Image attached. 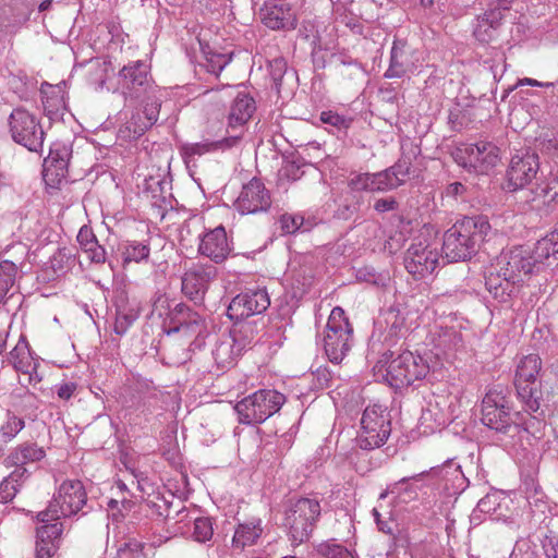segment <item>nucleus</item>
I'll list each match as a JSON object with an SVG mask.
<instances>
[{"instance_id": "2", "label": "nucleus", "mask_w": 558, "mask_h": 558, "mask_svg": "<svg viewBox=\"0 0 558 558\" xmlns=\"http://www.w3.org/2000/svg\"><path fill=\"white\" fill-rule=\"evenodd\" d=\"M490 233L486 216L463 217L445 232L442 252L450 262L471 259Z\"/></svg>"}, {"instance_id": "40", "label": "nucleus", "mask_w": 558, "mask_h": 558, "mask_svg": "<svg viewBox=\"0 0 558 558\" xmlns=\"http://www.w3.org/2000/svg\"><path fill=\"white\" fill-rule=\"evenodd\" d=\"M25 427L23 417L17 416L15 413L8 411L5 420L0 425V436L3 441L11 442Z\"/></svg>"}, {"instance_id": "16", "label": "nucleus", "mask_w": 558, "mask_h": 558, "mask_svg": "<svg viewBox=\"0 0 558 558\" xmlns=\"http://www.w3.org/2000/svg\"><path fill=\"white\" fill-rule=\"evenodd\" d=\"M217 274V268L213 265H193L182 276V292L195 304H202L208 287Z\"/></svg>"}, {"instance_id": "12", "label": "nucleus", "mask_w": 558, "mask_h": 558, "mask_svg": "<svg viewBox=\"0 0 558 558\" xmlns=\"http://www.w3.org/2000/svg\"><path fill=\"white\" fill-rule=\"evenodd\" d=\"M454 160L464 168L487 173L500 160L499 148L492 142L480 141L459 147L454 153Z\"/></svg>"}, {"instance_id": "33", "label": "nucleus", "mask_w": 558, "mask_h": 558, "mask_svg": "<svg viewBox=\"0 0 558 558\" xmlns=\"http://www.w3.org/2000/svg\"><path fill=\"white\" fill-rule=\"evenodd\" d=\"M501 25V12L499 10H490L477 17L474 28V36L481 43H490L498 35Z\"/></svg>"}, {"instance_id": "14", "label": "nucleus", "mask_w": 558, "mask_h": 558, "mask_svg": "<svg viewBox=\"0 0 558 558\" xmlns=\"http://www.w3.org/2000/svg\"><path fill=\"white\" fill-rule=\"evenodd\" d=\"M495 265L497 270L507 276L514 284L539 270L532 253L522 246L502 253Z\"/></svg>"}, {"instance_id": "17", "label": "nucleus", "mask_w": 558, "mask_h": 558, "mask_svg": "<svg viewBox=\"0 0 558 558\" xmlns=\"http://www.w3.org/2000/svg\"><path fill=\"white\" fill-rule=\"evenodd\" d=\"M269 305L270 299L265 289L247 290L232 299L228 306L227 314L230 319L242 320L250 316L264 313Z\"/></svg>"}, {"instance_id": "28", "label": "nucleus", "mask_w": 558, "mask_h": 558, "mask_svg": "<svg viewBox=\"0 0 558 558\" xmlns=\"http://www.w3.org/2000/svg\"><path fill=\"white\" fill-rule=\"evenodd\" d=\"M239 146V136H226L219 141H203L199 143H185L180 146L181 156L186 165L195 162L205 154L228 150Z\"/></svg>"}, {"instance_id": "5", "label": "nucleus", "mask_w": 558, "mask_h": 558, "mask_svg": "<svg viewBox=\"0 0 558 558\" xmlns=\"http://www.w3.org/2000/svg\"><path fill=\"white\" fill-rule=\"evenodd\" d=\"M87 506L86 490L81 481H64L53 495L48 507L37 514V519L43 522L57 521L61 518H70L82 512L87 513L84 508Z\"/></svg>"}, {"instance_id": "34", "label": "nucleus", "mask_w": 558, "mask_h": 558, "mask_svg": "<svg viewBox=\"0 0 558 558\" xmlns=\"http://www.w3.org/2000/svg\"><path fill=\"white\" fill-rule=\"evenodd\" d=\"M263 533L262 520L251 519L246 522L239 523L232 538L234 548L243 549L254 545Z\"/></svg>"}, {"instance_id": "44", "label": "nucleus", "mask_w": 558, "mask_h": 558, "mask_svg": "<svg viewBox=\"0 0 558 558\" xmlns=\"http://www.w3.org/2000/svg\"><path fill=\"white\" fill-rule=\"evenodd\" d=\"M169 182L160 175H149L144 182V192L154 199H165Z\"/></svg>"}, {"instance_id": "31", "label": "nucleus", "mask_w": 558, "mask_h": 558, "mask_svg": "<svg viewBox=\"0 0 558 558\" xmlns=\"http://www.w3.org/2000/svg\"><path fill=\"white\" fill-rule=\"evenodd\" d=\"M172 320L178 325L169 331L182 332L190 336H199L204 328V319L201 314L191 310L183 303L175 304L171 312Z\"/></svg>"}, {"instance_id": "21", "label": "nucleus", "mask_w": 558, "mask_h": 558, "mask_svg": "<svg viewBox=\"0 0 558 558\" xmlns=\"http://www.w3.org/2000/svg\"><path fill=\"white\" fill-rule=\"evenodd\" d=\"M271 205L270 194L264 183L253 178L247 184L243 185L234 206L242 215L266 211Z\"/></svg>"}, {"instance_id": "63", "label": "nucleus", "mask_w": 558, "mask_h": 558, "mask_svg": "<svg viewBox=\"0 0 558 558\" xmlns=\"http://www.w3.org/2000/svg\"><path fill=\"white\" fill-rule=\"evenodd\" d=\"M77 389V385L75 383H62L57 386V395L61 400H69Z\"/></svg>"}, {"instance_id": "35", "label": "nucleus", "mask_w": 558, "mask_h": 558, "mask_svg": "<svg viewBox=\"0 0 558 558\" xmlns=\"http://www.w3.org/2000/svg\"><path fill=\"white\" fill-rule=\"evenodd\" d=\"M532 197L529 199L534 207H550L558 204V179L550 178L541 182L531 191Z\"/></svg>"}, {"instance_id": "45", "label": "nucleus", "mask_w": 558, "mask_h": 558, "mask_svg": "<svg viewBox=\"0 0 558 558\" xmlns=\"http://www.w3.org/2000/svg\"><path fill=\"white\" fill-rule=\"evenodd\" d=\"M214 535L213 521L209 517H199L194 520L192 536L198 543L210 541Z\"/></svg>"}, {"instance_id": "57", "label": "nucleus", "mask_w": 558, "mask_h": 558, "mask_svg": "<svg viewBox=\"0 0 558 558\" xmlns=\"http://www.w3.org/2000/svg\"><path fill=\"white\" fill-rule=\"evenodd\" d=\"M411 161L407 158H400L392 167V171L398 177L400 184H403L411 173Z\"/></svg>"}, {"instance_id": "38", "label": "nucleus", "mask_w": 558, "mask_h": 558, "mask_svg": "<svg viewBox=\"0 0 558 558\" xmlns=\"http://www.w3.org/2000/svg\"><path fill=\"white\" fill-rule=\"evenodd\" d=\"M256 336L255 326L251 323H240L231 331V341L236 348V353H241L247 345H250Z\"/></svg>"}, {"instance_id": "13", "label": "nucleus", "mask_w": 558, "mask_h": 558, "mask_svg": "<svg viewBox=\"0 0 558 558\" xmlns=\"http://www.w3.org/2000/svg\"><path fill=\"white\" fill-rule=\"evenodd\" d=\"M539 167V157L535 151L523 149L514 154L506 174L509 191L514 192L531 184L536 179Z\"/></svg>"}, {"instance_id": "32", "label": "nucleus", "mask_w": 558, "mask_h": 558, "mask_svg": "<svg viewBox=\"0 0 558 558\" xmlns=\"http://www.w3.org/2000/svg\"><path fill=\"white\" fill-rule=\"evenodd\" d=\"M485 286L488 292L498 301L506 302L514 291V283L492 265L485 275Z\"/></svg>"}, {"instance_id": "58", "label": "nucleus", "mask_w": 558, "mask_h": 558, "mask_svg": "<svg viewBox=\"0 0 558 558\" xmlns=\"http://www.w3.org/2000/svg\"><path fill=\"white\" fill-rule=\"evenodd\" d=\"M97 241L93 230L87 226H84L80 229L77 234V242L83 251L87 247L93 246V244Z\"/></svg>"}, {"instance_id": "48", "label": "nucleus", "mask_w": 558, "mask_h": 558, "mask_svg": "<svg viewBox=\"0 0 558 558\" xmlns=\"http://www.w3.org/2000/svg\"><path fill=\"white\" fill-rule=\"evenodd\" d=\"M320 121L336 128L338 131H345L351 126L353 119L328 110L320 113Z\"/></svg>"}, {"instance_id": "25", "label": "nucleus", "mask_w": 558, "mask_h": 558, "mask_svg": "<svg viewBox=\"0 0 558 558\" xmlns=\"http://www.w3.org/2000/svg\"><path fill=\"white\" fill-rule=\"evenodd\" d=\"M46 458V450L34 441H23L12 447L4 457V468L25 466L36 469V465Z\"/></svg>"}, {"instance_id": "53", "label": "nucleus", "mask_w": 558, "mask_h": 558, "mask_svg": "<svg viewBox=\"0 0 558 558\" xmlns=\"http://www.w3.org/2000/svg\"><path fill=\"white\" fill-rule=\"evenodd\" d=\"M373 178H374V173H361V174L353 177L350 180L349 185L351 186L352 190H356V191L365 190V191L375 192L376 191L375 180Z\"/></svg>"}, {"instance_id": "24", "label": "nucleus", "mask_w": 558, "mask_h": 558, "mask_svg": "<svg viewBox=\"0 0 558 558\" xmlns=\"http://www.w3.org/2000/svg\"><path fill=\"white\" fill-rule=\"evenodd\" d=\"M418 57L405 41L396 39L390 50L389 66L385 72L387 78H400L417 68Z\"/></svg>"}, {"instance_id": "52", "label": "nucleus", "mask_w": 558, "mask_h": 558, "mask_svg": "<svg viewBox=\"0 0 558 558\" xmlns=\"http://www.w3.org/2000/svg\"><path fill=\"white\" fill-rule=\"evenodd\" d=\"M231 57L226 53H208L206 69L208 72L218 75L230 62Z\"/></svg>"}, {"instance_id": "26", "label": "nucleus", "mask_w": 558, "mask_h": 558, "mask_svg": "<svg viewBox=\"0 0 558 558\" xmlns=\"http://www.w3.org/2000/svg\"><path fill=\"white\" fill-rule=\"evenodd\" d=\"M198 252L216 264L222 263L231 252L225 228L219 226L205 232L201 236Z\"/></svg>"}, {"instance_id": "55", "label": "nucleus", "mask_w": 558, "mask_h": 558, "mask_svg": "<svg viewBox=\"0 0 558 558\" xmlns=\"http://www.w3.org/2000/svg\"><path fill=\"white\" fill-rule=\"evenodd\" d=\"M10 469H12V471L5 477L20 489L33 474V470L26 469L25 466H11Z\"/></svg>"}, {"instance_id": "64", "label": "nucleus", "mask_w": 558, "mask_h": 558, "mask_svg": "<svg viewBox=\"0 0 558 558\" xmlns=\"http://www.w3.org/2000/svg\"><path fill=\"white\" fill-rule=\"evenodd\" d=\"M315 386L318 388L329 387L331 380V374L326 367H319L315 373Z\"/></svg>"}, {"instance_id": "42", "label": "nucleus", "mask_w": 558, "mask_h": 558, "mask_svg": "<svg viewBox=\"0 0 558 558\" xmlns=\"http://www.w3.org/2000/svg\"><path fill=\"white\" fill-rule=\"evenodd\" d=\"M149 247L138 242L126 243L121 248L123 265L132 262L140 263L149 256Z\"/></svg>"}, {"instance_id": "6", "label": "nucleus", "mask_w": 558, "mask_h": 558, "mask_svg": "<svg viewBox=\"0 0 558 558\" xmlns=\"http://www.w3.org/2000/svg\"><path fill=\"white\" fill-rule=\"evenodd\" d=\"M286 402V396L274 389H259L238 401L234 411L238 421L245 425H257L276 414Z\"/></svg>"}, {"instance_id": "46", "label": "nucleus", "mask_w": 558, "mask_h": 558, "mask_svg": "<svg viewBox=\"0 0 558 558\" xmlns=\"http://www.w3.org/2000/svg\"><path fill=\"white\" fill-rule=\"evenodd\" d=\"M318 553L325 558H355L352 551L336 543L335 539L322 543L318 546Z\"/></svg>"}, {"instance_id": "59", "label": "nucleus", "mask_w": 558, "mask_h": 558, "mask_svg": "<svg viewBox=\"0 0 558 558\" xmlns=\"http://www.w3.org/2000/svg\"><path fill=\"white\" fill-rule=\"evenodd\" d=\"M387 322L390 323L389 335L391 337L398 336L404 327V318L399 317V314L392 310L387 314Z\"/></svg>"}, {"instance_id": "18", "label": "nucleus", "mask_w": 558, "mask_h": 558, "mask_svg": "<svg viewBox=\"0 0 558 558\" xmlns=\"http://www.w3.org/2000/svg\"><path fill=\"white\" fill-rule=\"evenodd\" d=\"M72 155L71 146L64 143H53L49 155L44 160L43 178L50 187H59L66 180L69 161Z\"/></svg>"}, {"instance_id": "4", "label": "nucleus", "mask_w": 558, "mask_h": 558, "mask_svg": "<svg viewBox=\"0 0 558 558\" xmlns=\"http://www.w3.org/2000/svg\"><path fill=\"white\" fill-rule=\"evenodd\" d=\"M118 89L125 102L161 99V89L155 84L149 65L143 61H133L124 65L118 73Z\"/></svg>"}, {"instance_id": "7", "label": "nucleus", "mask_w": 558, "mask_h": 558, "mask_svg": "<svg viewBox=\"0 0 558 558\" xmlns=\"http://www.w3.org/2000/svg\"><path fill=\"white\" fill-rule=\"evenodd\" d=\"M353 344V327L350 324L344 311L335 307L326 325L324 337V350L329 361L340 363Z\"/></svg>"}, {"instance_id": "8", "label": "nucleus", "mask_w": 558, "mask_h": 558, "mask_svg": "<svg viewBox=\"0 0 558 558\" xmlns=\"http://www.w3.org/2000/svg\"><path fill=\"white\" fill-rule=\"evenodd\" d=\"M391 433V420L387 408L378 404L367 407L361 418L359 445L364 450L381 447Z\"/></svg>"}, {"instance_id": "56", "label": "nucleus", "mask_w": 558, "mask_h": 558, "mask_svg": "<svg viewBox=\"0 0 558 558\" xmlns=\"http://www.w3.org/2000/svg\"><path fill=\"white\" fill-rule=\"evenodd\" d=\"M19 492L20 488L14 484H11V482L4 477L0 482V502L8 504L12 501Z\"/></svg>"}, {"instance_id": "51", "label": "nucleus", "mask_w": 558, "mask_h": 558, "mask_svg": "<svg viewBox=\"0 0 558 558\" xmlns=\"http://www.w3.org/2000/svg\"><path fill=\"white\" fill-rule=\"evenodd\" d=\"M498 500L499 496L497 494H488L477 502L476 511L498 518V509L500 508Z\"/></svg>"}, {"instance_id": "60", "label": "nucleus", "mask_w": 558, "mask_h": 558, "mask_svg": "<svg viewBox=\"0 0 558 558\" xmlns=\"http://www.w3.org/2000/svg\"><path fill=\"white\" fill-rule=\"evenodd\" d=\"M87 254V257L93 263L101 264L106 260V251L105 248L96 241L93 246L87 247L84 251Z\"/></svg>"}, {"instance_id": "15", "label": "nucleus", "mask_w": 558, "mask_h": 558, "mask_svg": "<svg viewBox=\"0 0 558 558\" xmlns=\"http://www.w3.org/2000/svg\"><path fill=\"white\" fill-rule=\"evenodd\" d=\"M140 102L142 108L136 109L131 118L119 129V136L123 140L132 141L138 138L158 121L161 99Z\"/></svg>"}, {"instance_id": "37", "label": "nucleus", "mask_w": 558, "mask_h": 558, "mask_svg": "<svg viewBox=\"0 0 558 558\" xmlns=\"http://www.w3.org/2000/svg\"><path fill=\"white\" fill-rule=\"evenodd\" d=\"M531 253L539 268L549 258L558 259V231H553L538 240Z\"/></svg>"}, {"instance_id": "50", "label": "nucleus", "mask_w": 558, "mask_h": 558, "mask_svg": "<svg viewBox=\"0 0 558 558\" xmlns=\"http://www.w3.org/2000/svg\"><path fill=\"white\" fill-rule=\"evenodd\" d=\"M143 550L144 544L133 538L120 546L116 558H142Z\"/></svg>"}, {"instance_id": "3", "label": "nucleus", "mask_w": 558, "mask_h": 558, "mask_svg": "<svg viewBox=\"0 0 558 558\" xmlns=\"http://www.w3.org/2000/svg\"><path fill=\"white\" fill-rule=\"evenodd\" d=\"M322 515L320 502L316 498L290 499L283 512V526L290 541L295 544L307 542Z\"/></svg>"}, {"instance_id": "27", "label": "nucleus", "mask_w": 558, "mask_h": 558, "mask_svg": "<svg viewBox=\"0 0 558 558\" xmlns=\"http://www.w3.org/2000/svg\"><path fill=\"white\" fill-rule=\"evenodd\" d=\"M275 0L264 3L259 10L262 23L274 31L293 29L296 27V19L287 4H277Z\"/></svg>"}, {"instance_id": "20", "label": "nucleus", "mask_w": 558, "mask_h": 558, "mask_svg": "<svg viewBox=\"0 0 558 558\" xmlns=\"http://www.w3.org/2000/svg\"><path fill=\"white\" fill-rule=\"evenodd\" d=\"M437 263L438 253L426 241L413 242L404 255L405 269L417 278L432 274Z\"/></svg>"}, {"instance_id": "49", "label": "nucleus", "mask_w": 558, "mask_h": 558, "mask_svg": "<svg viewBox=\"0 0 558 558\" xmlns=\"http://www.w3.org/2000/svg\"><path fill=\"white\" fill-rule=\"evenodd\" d=\"M305 163H299L295 160L286 161L279 170V177L281 180L294 182L300 180L304 175L303 167Z\"/></svg>"}, {"instance_id": "1", "label": "nucleus", "mask_w": 558, "mask_h": 558, "mask_svg": "<svg viewBox=\"0 0 558 558\" xmlns=\"http://www.w3.org/2000/svg\"><path fill=\"white\" fill-rule=\"evenodd\" d=\"M366 357L375 362L374 369L383 374L387 384L395 389L407 388L425 378L429 372L428 363L421 355L410 351L391 359L392 352L381 343L380 333L372 335Z\"/></svg>"}, {"instance_id": "23", "label": "nucleus", "mask_w": 558, "mask_h": 558, "mask_svg": "<svg viewBox=\"0 0 558 558\" xmlns=\"http://www.w3.org/2000/svg\"><path fill=\"white\" fill-rule=\"evenodd\" d=\"M451 400L444 393H432L422 410L421 422L429 432L446 426L452 421Z\"/></svg>"}, {"instance_id": "11", "label": "nucleus", "mask_w": 558, "mask_h": 558, "mask_svg": "<svg viewBox=\"0 0 558 558\" xmlns=\"http://www.w3.org/2000/svg\"><path fill=\"white\" fill-rule=\"evenodd\" d=\"M542 371V360L537 354H527L520 359L514 374V386L518 396L529 405L530 409L538 408L537 379Z\"/></svg>"}, {"instance_id": "9", "label": "nucleus", "mask_w": 558, "mask_h": 558, "mask_svg": "<svg viewBox=\"0 0 558 558\" xmlns=\"http://www.w3.org/2000/svg\"><path fill=\"white\" fill-rule=\"evenodd\" d=\"M12 140L31 151L43 148L45 133L37 118L23 108L14 109L9 116Z\"/></svg>"}, {"instance_id": "30", "label": "nucleus", "mask_w": 558, "mask_h": 558, "mask_svg": "<svg viewBox=\"0 0 558 558\" xmlns=\"http://www.w3.org/2000/svg\"><path fill=\"white\" fill-rule=\"evenodd\" d=\"M62 532L63 524L61 522L44 524L37 527L35 557L52 558L59 549Z\"/></svg>"}, {"instance_id": "41", "label": "nucleus", "mask_w": 558, "mask_h": 558, "mask_svg": "<svg viewBox=\"0 0 558 558\" xmlns=\"http://www.w3.org/2000/svg\"><path fill=\"white\" fill-rule=\"evenodd\" d=\"M52 96H47L43 99L45 114L51 120L57 121L63 118L65 111V102L60 92H52Z\"/></svg>"}, {"instance_id": "39", "label": "nucleus", "mask_w": 558, "mask_h": 558, "mask_svg": "<svg viewBox=\"0 0 558 558\" xmlns=\"http://www.w3.org/2000/svg\"><path fill=\"white\" fill-rule=\"evenodd\" d=\"M238 355L240 353H236V348L231 340L221 341L213 351L214 360L220 368L231 366Z\"/></svg>"}, {"instance_id": "54", "label": "nucleus", "mask_w": 558, "mask_h": 558, "mask_svg": "<svg viewBox=\"0 0 558 558\" xmlns=\"http://www.w3.org/2000/svg\"><path fill=\"white\" fill-rule=\"evenodd\" d=\"M304 223V218L300 215L284 214L280 218L281 229L287 234H293L301 230Z\"/></svg>"}, {"instance_id": "61", "label": "nucleus", "mask_w": 558, "mask_h": 558, "mask_svg": "<svg viewBox=\"0 0 558 558\" xmlns=\"http://www.w3.org/2000/svg\"><path fill=\"white\" fill-rule=\"evenodd\" d=\"M398 207V202L396 201L395 197L391 196L386 198H379L374 204V209L379 214L397 210Z\"/></svg>"}, {"instance_id": "36", "label": "nucleus", "mask_w": 558, "mask_h": 558, "mask_svg": "<svg viewBox=\"0 0 558 558\" xmlns=\"http://www.w3.org/2000/svg\"><path fill=\"white\" fill-rule=\"evenodd\" d=\"M138 312L128 304L126 296L121 294L116 301V322L113 330L117 335H124L131 325L137 319Z\"/></svg>"}, {"instance_id": "47", "label": "nucleus", "mask_w": 558, "mask_h": 558, "mask_svg": "<svg viewBox=\"0 0 558 558\" xmlns=\"http://www.w3.org/2000/svg\"><path fill=\"white\" fill-rule=\"evenodd\" d=\"M376 191H389L400 186L398 177L391 168L374 173Z\"/></svg>"}, {"instance_id": "10", "label": "nucleus", "mask_w": 558, "mask_h": 558, "mask_svg": "<svg viewBox=\"0 0 558 558\" xmlns=\"http://www.w3.org/2000/svg\"><path fill=\"white\" fill-rule=\"evenodd\" d=\"M482 422L498 433L518 432L520 426L513 421L508 401L501 391L489 390L482 401Z\"/></svg>"}, {"instance_id": "22", "label": "nucleus", "mask_w": 558, "mask_h": 558, "mask_svg": "<svg viewBox=\"0 0 558 558\" xmlns=\"http://www.w3.org/2000/svg\"><path fill=\"white\" fill-rule=\"evenodd\" d=\"M255 110L256 105L254 98L245 92H239L229 110L227 136H239L240 144L245 133V126Z\"/></svg>"}, {"instance_id": "43", "label": "nucleus", "mask_w": 558, "mask_h": 558, "mask_svg": "<svg viewBox=\"0 0 558 558\" xmlns=\"http://www.w3.org/2000/svg\"><path fill=\"white\" fill-rule=\"evenodd\" d=\"M17 275V266L11 260L0 262V292L8 295L13 288Z\"/></svg>"}, {"instance_id": "29", "label": "nucleus", "mask_w": 558, "mask_h": 558, "mask_svg": "<svg viewBox=\"0 0 558 558\" xmlns=\"http://www.w3.org/2000/svg\"><path fill=\"white\" fill-rule=\"evenodd\" d=\"M427 473L442 482V487L448 495L461 494L469 486V480L463 474L461 466L452 460H448L440 466L432 468Z\"/></svg>"}, {"instance_id": "19", "label": "nucleus", "mask_w": 558, "mask_h": 558, "mask_svg": "<svg viewBox=\"0 0 558 558\" xmlns=\"http://www.w3.org/2000/svg\"><path fill=\"white\" fill-rule=\"evenodd\" d=\"M8 362L19 373H22L25 381L22 385L36 386L43 379L38 373L39 357L34 356L24 336H21L15 347L8 354Z\"/></svg>"}, {"instance_id": "62", "label": "nucleus", "mask_w": 558, "mask_h": 558, "mask_svg": "<svg viewBox=\"0 0 558 558\" xmlns=\"http://www.w3.org/2000/svg\"><path fill=\"white\" fill-rule=\"evenodd\" d=\"M543 549L547 558H558V535H548L543 541Z\"/></svg>"}]
</instances>
